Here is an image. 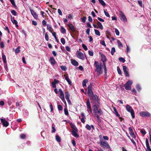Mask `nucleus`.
I'll use <instances>...</instances> for the list:
<instances>
[{
	"instance_id": "f257e3e1",
	"label": "nucleus",
	"mask_w": 151,
	"mask_h": 151,
	"mask_svg": "<svg viewBox=\"0 0 151 151\" xmlns=\"http://www.w3.org/2000/svg\"><path fill=\"white\" fill-rule=\"evenodd\" d=\"M94 65L96 68L94 71L95 72H96L97 76H99L102 73L101 67V66H102V63H101L100 65H99L98 62L96 61L94 62Z\"/></svg>"
},
{
	"instance_id": "f03ea898",
	"label": "nucleus",
	"mask_w": 151,
	"mask_h": 151,
	"mask_svg": "<svg viewBox=\"0 0 151 151\" xmlns=\"http://www.w3.org/2000/svg\"><path fill=\"white\" fill-rule=\"evenodd\" d=\"M91 97L90 99L92 100L91 103H93L94 105H97L98 106L100 105L99 101L98 96L96 94L93 95Z\"/></svg>"
},
{
	"instance_id": "7ed1b4c3",
	"label": "nucleus",
	"mask_w": 151,
	"mask_h": 151,
	"mask_svg": "<svg viewBox=\"0 0 151 151\" xmlns=\"http://www.w3.org/2000/svg\"><path fill=\"white\" fill-rule=\"evenodd\" d=\"M126 110L129 112H130L132 119H134L135 116L134 115V112L133 109L132 108V107L128 104L126 105Z\"/></svg>"
},
{
	"instance_id": "20e7f679",
	"label": "nucleus",
	"mask_w": 151,
	"mask_h": 151,
	"mask_svg": "<svg viewBox=\"0 0 151 151\" xmlns=\"http://www.w3.org/2000/svg\"><path fill=\"white\" fill-rule=\"evenodd\" d=\"M100 144L102 147L104 148H105L106 149L110 148V146L107 141H102L101 139H100Z\"/></svg>"
},
{
	"instance_id": "39448f33",
	"label": "nucleus",
	"mask_w": 151,
	"mask_h": 151,
	"mask_svg": "<svg viewBox=\"0 0 151 151\" xmlns=\"http://www.w3.org/2000/svg\"><path fill=\"white\" fill-rule=\"evenodd\" d=\"M140 116L143 117H150L151 116L150 114L147 111H142L139 112Z\"/></svg>"
},
{
	"instance_id": "423d86ee",
	"label": "nucleus",
	"mask_w": 151,
	"mask_h": 151,
	"mask_svg": "<svg viewBox=\"0 0 151 151\" xmlns=\"http://www.w3.org/2000/svg\"><path fill=\"white\" fill-rule=\"evenodd\" d=\"M119 13L120 19L122 21L126 22L127 21V19L126 16L122 11H120Z\"/></svg>"
},
{
	"instance_id": "0eeeda50",
	"label": "nucleus",
	"mask_w": 151,
	"mask_h": 151,
	"mask_svg": "<svg viewBox=\"0 0 151 151\" xmlns=\"http://www.w3.org/2000/svg\"><path fill=\"white\" fill-rule=\"evenodd\" d=\"M92 84L91 83L89 85L87 88L88 90V95L89 97H91L92 96L93 94V91L92 89Z\"/></svg>"
},
{
	"instance_id": "6e6552de",
	"label": "nucleus",
	"mask_w": 151,
	"mask_h": 151,
	"mask_svg": "<svg viewBox=\"0 0 151 151\" xmlns=\"http://www.w3.org/2000/svg\"><path fill=\"white\" fill-rule=\"evenodd\" d=\"M86 106L87 108V111L88 113L90 114L92 113V111L91 110V105L90 104V101L89 99H88L87 101L86 102Z\"/></svg>"
},
{
	"instance_id": "1a4fd4ad",
	"label": "nucleus",
	"mask_w": 151,
	"mask_h": 151,
	"mask_svg": "<svg viewBox=\"0 0 151 151\" xmlns=\"http://www.w3.org/2000/svg\"><path fill=\"white\" fill-rule=\"evenodd\" d=\"M77 56L78 58L83 60L85 58L83 53L81 51H77L76 52Z\"/></svg>"
},
{
	"instance_id": "9d476101",
	"label": "nucleus",
	"mask_w": 151,
	"mask_h": 151,
	"mask_svg": "<svg viewBox=\"0 0 151 151\" xmlns=\"http://www.w3.org/2000/svg\"><path fill=\"white\" fill-rule=\"evenodd\" d=\"M123 71L126 76L128 77L129 76V73L128 72V69L127 68L125 65L123 66Z\"/></svg>"
},
{
	"instance_id": "9b49d317",
	"label": "nucleus",
	"mask_w": 151,
	"mask_h": 151,
	"mask_svg": "<svg viewBox=\"0 0 151 151\" xmlns=\"http://www.w3.org/2000/svg\"><path fill=\"white\" fill-rule=\"evenodd\" d=\"M129 131L131 136L133 138L135 139L136 138V136L134 133L132 127H129Z\"/></svg>"
},
{
	"instance_id": "f8f14e48",
	"label": "nucleus",
	"mask_w": 151,
	"mask_h": 151,
	"mask_svg": "<svg viewBox=\"0 0 151 151\" xmlns=\"http://www.w3.org/2000/svg\"><path fill=\"white\" fill-rule=\"evenodd\" d=\"M59 92L60 93L59 97L63 101H65L64 96L63 92L61 89H59Z\"/></svg>"
},
{
	"instance_id": "ddd939ff",
	"label": "nucleus",
	"mask_w": 151,
	"mask_h": 151,
	"mask_svg": "<svg viewBox=\"0 0 151 151\" xmlns=\"http://www.w3.org/2000/svg\"><path fill=\"white\" fill-rule=\"evenodd\" d=\"M1 122L3 124V125L5 127H7L9 125V122L5 119H1Z\"/></svg>"
},
{
	"instance_id": "4468645a",
	"label": "nucleus",
	"mask_w": 151,
	"mask_h": 151,
	"mask_svg": "<svg viewBox=\"0 0 151 151\" xmlns=\"http://www.w3.org/2000/svg\"><path fill=\"white\" fill-rule=\"evenodd\" d=\"M71 133L72 135L74 137L77 138L79 137V135L77 133L78 132V129L76 130H73L71 131Z\"/></svg>"
},
{
	"instance_id": "2eb2a0df",
	"label": "nucleus",
	"mask_w": 151,
	"mask_h": 151,
	"mask_svg": "<svg viewBox=\"0 0 151 151\" xmlns=\"http://www.w3.org/2000/svg\"><path fill=\"white\" fill-rule=\"evenodd\" d=\"M30 12L31 14L33 16V17L36 19H37L38 18V16L37 13L35 12V11L32 9H30Z\"/></svg>"
},
{
	"instance_id": "dca6fc26",
	"label": "nucleus",
	"mask_w": 151,
	"mask_h": 151,
	"mask_svg": "<svg viewBox=\"0 0 151 151\" xmlns=\"http://www.w3.org/2000/svg\"><path fill=\"white\" fill-rule=\"evenodd\" d=\"M145 142L147 148V150L146 151H151V149L149 146L148 140L147 138L145 139Z\"/></svg>"
},
{
	"instance_id": "f3484780",
	"label": "nucleus",
	"mask_w": 151,
	"mask_h": 151,
	"mask_svg": "<svg viewBox=\"0 0 151 151\" xmlns=\"http://www.w3.org/2000/svg\"><path fill=\"white\" fill-rule=\"evenodd\" d=\"M65 80L67 81L68 84L70 85H72V82L68 78V74H66L64 75Z\"/></svg>"
},
{
	"instance_id": "a211bd4d",
	"label": "nucleus",
	"mask_w": 151,
	"mask_h": 151,
	"mask_svg": "<svg viewBox=\"0 0 151 151\" xmlns=\"http://www.w3.org/2000/svg\"><path fill=\"white\" fill-rule=\"evenodd\" d=\"M49 61L51 63V64L53 65H54L55 64V60L54 58L53 57H51L49 59Z\"/></svg>"
},
{
	"instance_id": "6ab92c4d",
	"label": "nucleus",
	"mask_w": 151,
	"mask_h": 151,
	"mask_svg": "<svg viewBox=\"0 0 151 151\" xmlns=\"http://www.w3.org/2000/svg\"><path fill=\"white\" fill-rule=\"evenodd\" d=\"M47 29L50 32H54L53 29L52 27V26L49 24H47Z\"/></svg>"
},
{
	"instance_id": "aec40b11",
	"label": "nucleus",
	"mask_w": 151,
	"mask_h": 151,
	"mask_svg": "<svg viewBox=\"0 0 151 151\" xmlns=\"http://www.w3.org/2000/svg\"><path fill=\"white\" fill-rule=\"evenodd\" d=\"M59 82V81L54 79V81L52 83V85L53 88H55L56 87V84Z\"/></svg>"
},
{
	"instance_id": "412c9836",
	"label": "nucleus",
	"mask_w": 151,
	"mask_h": 151,
	"mask_svg": "<svg viewBox=\"0 0 151 151\" xmlns=\"http://www.w3.org/2000/svg\"><path fill=\"white\" fill-rule=\"evenodd\" d=\"M71 63L73 65L76 66H77L78 65V63L75 60L73 59H71Z\"/></svg>"
},
{
	"instance_id": "4be33fe9",
	"label": "nucleus",
	"mask_w": 151,
	"mask_h": 151,
	"mask_svg": "<svg viewBox=\"0 0 151 151\" xmlns=\"http://www.w3.org/2000/svg\"><path fill=\"white\" fill-rule=\"evenodd\" d=\"M68 27L73 32H74L76 31V29L74 26L72 24H68Z\"/></svg>"
},
{
	"instance_id": "5701e85b",
	"label": "nucleus",
	"mask_w": 151,
	"mask_h": 151,
	"mask_svg": "<svg viewBox=\"0 0 151 151\" xmlns=\"http://www.w3.org/2000/svg\"><path fill=\"white\" fill-rule=\"evenodd\" d=\"M96 24L97 25L98 29L99 28L101 30H103V27L101 22H99V21L97 20Z\"/></svg>"
},
{
	"instance_id": "b1692460",
	"label": "nucleus",
	"mask_w": 151,
	"mask_h": 151,
	"mask_svg": "<svg viewBox=\"0 0 151 151\" xmlns=\"http://www.w3.org/2000/svg\"><path fill=\"white\" fill-rule=\"evenodd\" d=\"M99 106L97 105H94L93 106L92 108L93 112H94L96 113V111H97L99 109L98 108Z\"/></svg>"
},
{
	"instance_id": "393cba45",
	"label": "nucleus",
	"mask_w": 151,
	"mask_h": 151,
	"mask_svg": "<svg viewBox=\"0 0 151 151\" xmlns=\"http://www.w3.org/2000/svg\"><path fill=\"white\" fill-rule=\"evenodd\" d=\"M101 60L103 62V64L105 63V62L106 60V56L104 55L103 54H102L101 55Z\"/></svg>"
},
{
	"instance_id": "a878e982",
	"label": "nucleus",
	"mask_w": 151,
	"mask_h": 151,
	"mask_svg": "<svg viewBox=\"0 0 151 151\" xmlns=\"http://www.w3.org/2000/svg\"><path fill=\"white\" fill-rule=\"evenodd\" d=\"M93 114L94 116H95V114H98L99 115H102V111L101 109H99L97 111H96V113L95 112H93Z\"/></svg>"
},
{
	"instance_id": "bb28decb",
	"label": "nucleus",
	"mask_w": 151,
	"mask_h": 151,
	"mask_svg": "<svg viewBox=\"0 0 151 151\" xmlns=\"http://www.w3.org/2000/svg\"><path fill=\"white\" fill-rule=\"evenodd\" d=\"M2 59L4 63H6V56L4 53H2Z\"/></svg>"
},
{
	"instance_id": "cd10ccee",
	"label": "nucleus",
	"mask_w": 151,
	"mask_h": 151,
	"mask_svg": "<svg viewBox=\"0 0 151 151\" xmlns=\"http://www.w3.org/2000/svg\"><path fill=\"white\" fill-rule=\"evenodd\" d=\"M113 110L114 111V113L116 116L119 117L120 116V115L119 114L118 112L116 110V108L114 107L113 108Z\"/></svg>"
},
{
	"instance_id": "c85d7f7f",
	"label": "nucleus",
	"mask_w": 151,
	"mask_h": 151,
	"mask_svg": "<svg viewBox=\"0 0 151 151\" xmlns=\"http://www.w3.org/2000/svg\"><path fill=\"white\" fill-rule=\"evenodd\" d=\"M88 80L86 79H84L83 80V82H82V85L84 87H86V83L88 82Z\"/></svg>"
},
{
	"instance_id": "c756f323",
	"label": "nucleus",
	"mask_w": 151,
	"mask_h": 151,
	"mask_svg": "<svg viewBox=\"0 0 151 151\" xmlns=\"http://www.w3.org/2000/svg\"><path fill=\"white\" fill-rule=\"evenodd\" d=\"M124 86L125 87V89L126 90H130L131 89V87L129 86L126 85V84H125L124 85Z\"/></svg>"
},
{
	"instance_id": "7c9ffc66",
	"label": "nucleus",
	"mask_w": 151,
	"mask_h": 151,
	"mask_svg": "<svg viewBox=\"0 0 151 151\" xmlns=\"http://www.w3.org/2000/svg\"><path fill=\"white\" fill-rule=\"evenodd\" d=\"M70 127L73 130H78V129L77 128L76 126L73 124H70Z\"/></svg>"
},
{
	"instance_id": "2f4dec72",
	"label": "nucleus",
	"mask_w": 151,
	"mask_h": 151,
	"mask_svg": "<svg viewBox=\"0 0 151 151\" xmlns=\"http://www.w3.org/2000/svg\"><path fill=\"white\" fill-rule=\"evenodd\" d=\"M65 95L66 99L69 98L70 95L68 91H66L65 92Z\"/></svg>"
},
{
	"instance_id": "473e14b6",
	"label": "nucleus",
	"mask_w": 151,
	"mask_h": 151,
	"mask_svg": "<svg viewBox=\"0 0 151 151\" xmlns=\"http://www.w3.org/2000/svg\"><path fill=\"white\" fill-rule=\"evenodd\" d=\"M115 52H116V50H115V48L114 47H112L111 48V55H113L114 54V53Z\"/></svg>"
},
{
	"instance_id": "72a5a7b5",
	"label": "nucleus",
	"mask_w": 151,
	"mask_h": 151,
	"mask_svg": "<svg viewBox=\"0 0 151 151\" xmlns=\"http://www.w3.org/2000/svg\"><path fill=\"white\" fill-rule=\"evenodd\" d=\"M60 31L63 34L65 33L66 32V30L62 26L61 27Z\"/></svg>"
},
{
	"instance_id": "f704fd0d",
	"label": "nucleus",
	"mask_w": 151,
	"mask_h": 151,
	"mask_svg": "<svg viewBox=\"0 0 151 151\" xmlns=\"http://www.w3.org/2000/svg\"><path fill=\"white\" fill-rule=\"evenodd\" d=\"M94 30L95 31V34L96 35L99 36H100V32L98 30L94 29Z\"/></svg>"
},
{
	"instance_id": "c9c22d12",
	"label": "nucleus",
	"mask_w": 151,
	"mask_h": 151,
	"mask_svg": "<svg viewBox=\"0 0 151 151\" xmlns=\"http://www.w3.org/2000/svg\"><path fill=\"white\" fill-rule=\"evenodd\" d=\"M99 2L101 4V5L103 6H105L106 5V4L103 0H98Z\"/></svg>"
},
{
	"instance_id": "e433bc0d",
	"label": "nucleus",
	"mask_w": 151,
	"mask_h": 151,
	"mask_svg": "<svg viewBox=\"0 0 151 151\" xmlns=\"http://www.w3.org/2000/svg\"><path fill=\"white\" fill-rule=\"evenodd\" d=\"M55 138L56 140L58 142H60L61 141V138L60 137L57 135L55 136Z\"/></svg>"
},
{
	"instance_id": "4c0bfd02",
	"label": "nucleus",
	"mask_w": 151,
	"mask_h": 151,
	"mask_svg": "<svg viewBox=\"0 0 151 151\" xmlns=\"http://www.w3.org/2000/svg\"><path fill=\"white\" fill-rule=\"evenodd\" d=\"M104 73H105V75L106 76L107 75V69L106 68V65H105V63H104Z\"/></svg>"
},
{
	"instance_id": "58836bf2",
	"label": "nucleus",
	"mask_w": 151,
	"mask_h": 151,
	"mask_svg": "<svg viewBox=\"0 0 151 151\" xmlns=\"http://www.w3.org/2000/svg\"><path fill=\"white\" fill-rule=\"evenodd\" d=\"M21 138L22 139H24L26 138V136L24 134H21L20 135Z\"/></svg>"
},
{
	"instance_id": "ea45409f",
	"label": "nucleus",
	"mask_w": 151,
	"mask_h": 151,
	"mask_svg": "<svg viewBox=\"0 0 151 151\" xmlns=\"http://www.w3.org/2000/svg\"><path fill=\"white\" fill-rule=\"evenodd\" d=\"M132 83V81L131 80H129L127 83L125 84L126 85H128L129 86H131Z\"/></svg>"
},
{
	"instance_id": "a19ab883",
	"label": "nucleus",
	"mask_w": 151,
	"mask_h": 151,
	"mask_svg": "<svg viewBox=\"0 0 151 151\" xmlns=\"http://www.w3.org/2000/svg\"><path fill=\"white\" fill-rule=\"evenodd\" d=\"M9 0L11 2V4H12L13 5V6L14 7H17L14 0Z\"/></svg>"
},
{
	"instance_id": "79ce46f5",
	"label": "nucleus",
	"mask_w": 151,
	"mask_h": 151,
	"mask_svg": "<svg viewBox=\"0 0 151 151\" xmlns=\"http://www.w3.org/2000/svg\"><path fill=\"white\" fill-rule=\"evenodd\" d=\"M94 116L97 118L98 122H101V119L98 114H96Z\"/></svg>"
},
{
	"instance_id": "37998d69",
	"label": "nucleus",
	"mask_w": 151,
	"mask_h": 151,
	"mask_svg": "<svg viewBox=\"0 0 151 151\" xmlns=\"http://www.w3.org/2000/svg\"><path fill=\"white\" fill-rule=\"evenodd\" d=\"M20 48V47H18L15 50V52L16 53H18L20 52L19 49Z\"/></svg>"
},
{
	"instance_id": "c03bdc74",
	"label": "nucleus",
	"mask_w": 151,
	"mask_h": 151,
	"mask_svg": "<svg viewBox=\"0 0 151 151\" xmlns=\"http://www.w3.org/2000/svg\"><path fill=\"white\" fill-rule=\"evenodd\" d=\"M11 13L13 15L15 16H16L17 14V12L15 11V10H12L11 11Z\"/></svg>"
},
{
	"instance_id": "a18cd8bd",
	"label": "nucleus",
	"mask_w": 151,
	"mask_h": 151,
	"mask_svg": "<svg viewBox=\"0 0 151 151\" xmlns=\"http://www.w3.org/2000/svg\"><path fill=\"white\" fill-rule=\"evenodd\" d=\"M119 60L120 62H122L123 63H124L125 61L124 59L122 57L119 58Z\"/></svg>"
},
{
	"instance_id": "49530a36",
	"label": "nucleus",
	"mask_w": 151,
	"mask_h": 151,
	"mask_svg": "<svg viewBox=\"0 0 151 151\" xmlns=\"http://www.w3.org/2000/svg\"><path fill=\"white\" fill-rule=\"evenodd\" d=\"M117 70L119 74V75H122V73L121 71L120 70V68L119 66L117 67Z\"/></svg>"
},
{
	"instance_id": "de8ad7c7",
	"label": "nucleus",
	"mask_w": 151,
	"mask_h": 151,
	"mask_svg": "<svg viewBox=\"0 0 151 151\" xmlns=\"http://www.w3.org/2000/svg\"><path fill=\"white\" fill-rule=\"evenodd\" d=\"M65 114L66 115H68V113L67 108H65L64 109Z\"/></svg>"
},
{
	"instance_id": "09e8293b",
	"label": "nucleus",
	"mask_w": 151,
	"mask_h": 151,
	"mask_svg": "<svg viewBox=\"0 0 151 151\" xmlns=\"http://www.w3.org/2000/svg\"><path fill=\"white\" fill-rule=\"evenodd\" d=\"M61 42L64 45L65 43V40L63 38H62L60 39Z\"/></svg>"
},
{
	"instance_id": "8fccbe9b",
	"label": "nucleus",
	"mask_w": 151,
	"mask_h": 151,
	"mask_svg": "<svg viewBox=\"0 0 151 151\" xmlns=\"http://www.w3.org/2000/svg\"><path fill=\"white\" fill-rule=\"evenodd\" d=\"M58 109L59 111H62L63 110V107L60 105H58Z\"/></svg>"
},
{
	"instance_id": "3c124183",
	"label": "nucleus",
	"mask_w": 151,
	"mask_h": 151,
	"mask_svg": "<svg viewBox=\"0 0 151 151\" xmlns=\"http://www.w3.org/2000/svg\"><path fill=\"white\" fill-rule=\"evenodd\" d=\"M140 132L143 134V135H145L146 133L145 130L144 129H142L141 130Z\"/></svg>"
},
{
	"instance_id": "603ef678",
	"label": "nucleus",
	"mask_w": 151,
	"mask_h": 151,
	"mask_svg": "<svg viewBox=\"0 0 151 151\" xmlns=\"http://www.w3.org/2000/svg\"><path fill=\"white\" fill-rule=\"evenodd\" d=\"M45 38L47 41L49 40V36L47 33H46L45 34Z\"/></svg>"
},
{
	"instance_id": "864d4df0",
	"label": "nucleus",
	"mask_w": 151,
	"mask_h": 151,
	"mask_svg": "<svg viewBox=\"0 0 151 151\" xmlns=\"http://www.w3.org/2000/svg\"><path fill=\"white\" fill-rule=\"evenodd\" d=\"M60 68L61 69L63 70H65V71L67 69V68H66V67L65 66H63V65L60 66Z\"/></svg>"
},
{
	"instance_id": "5fc2aeb1",
	"label": "nucleus",
	"mask_w": 151,
	"mask_h": 151,
	"mask_svg": "<svg viewBox=\"0 0 151 151\" xmlns=\"http://www.w3.org/2000/svg\"><path fill=\"white\" fill-rule=\"evenodd\" d=\"M86 128L88 130H91V127L88 124L86 125Z\"/></svg>"
},
{
	"instance_id": "6e6d98bb",
	"label": "nucleus",
	"mask_w": 151,
	"mask_h": 151,
	"mask_svg": "<svg viewBox=\"0 0 151 151\" xmlns=\"http://www.w3.org/2000/svg\"><path fill=\"white\" fill-rule=\"evenodd\" d=\"M117 42V43L119 47H122V45L119 40H118Z\"/></svg>"
},
{
	"instance_id": "4d7b16f0",
	"label": "nucleus",
	"mask_w": 151,
	"mask_h": 151,
	"mask_svg": "<svg viewBox=\"0 0 151 151\" xmlns=\"http://www.w3.org/2000/svg\"><path fill=\"white\" fill-rule=\"evenodd\" d=\"M86 17L84 16L83 18H81V19L82 22L84 23L86 22Z\"/></svg>"
},
{
	"instance_id": "13d9d810",
	"label": "nucleus",
	"mask_w": 151,
	"mask_h": 151,
	"mask_svg": "<svg viewBox=\"0 0 151 151\" xmlns=\"http://www.w3.org/2000/svg\"><path fill=\"white\" fill-rule=\"evenodd\" d=\"M136 88L138 91H139L141 90V88L139 85H137L136 86Z\"/></svg>"
},
{
	"instance_id": "bf43d9fd",
	"label": "nucleus",
	"mask_w": 151,
	"mask_h": 151,
	"mask_svg": "<svg viewBox=\"0 0 151 151\" xmlns=\"http://www.w3.org/2000/svg\"><path fill=\"white\" fill-rule=\"evenodd\" d=\"M88 54L90 56H93V51L89 50L88 51Z\"/></svg>"
},
{
	"instance_id": "052dcab7",
	"label": "nucleus",
	"mask_w": 151,
	"mask_h": 151,
	"mask_svg": "<svg viewBox=\"0 0 151 151\" xmlns=\"http://www.w3.org/2000/svg\"><path fill=\"white\" fill-rule=\"evenodd\" d=\"M82 47H83V48L84 49V50H87L88 48L84 44H82Z\"/></svg>"
},
{
	"instance_id": "680f3d73",
	"label": "nucleus",
	"mask_w": 151,
	"mask_h": 151,
	"mask_svg": "<svg viewBox=\"0 0 151 151\" xmlns=\"http://www.w3.org/2000/svg\"><path fill=\"white\" fill-rule=\"evenodd\" d=\"M138 3L140 5V6L142 7V1L139 0L138 1Z\"/></svg>"
},
{
	"instance_id": "e2e57ef3",
	"label": "nucleus",
	"mask_w": 151,
	"mask_h": 151,
	"mask_svg": "<svg viewBox=\"0 0 151 151\" xmlns=\"http://www.w3.org/2000/svg\"><path fill=\"white\" fill-rule=\"evenodd\" d=\"M115 32L116 34L117 35H119V32L118 29H115Z\"/></svg>"
},
{
	"instance_id": "0e129e2a",
	"label": "nucleus",
	"mask_w": 151,
	"mask_h": 151,
	"mask_svg": "<svg viewBox=\"0 0 151 151\" xmlns=\"http://www.w3.org/2000/svg\"><path fill=\"white\" fill-rule=\"evenodd\" d=\"M104 13L105 14V15L107 17H110V15L107 12H106L105 11H104Z\"/></svg>"
},
{
	"instance_id": "69168bd1",
	"label": "nucleus",
	"mask_w": 151,
	"mask_h": 151,
	"mask_svg": "<svg viewBox=\"0 0 151 151\" xmlns=\"http://www.w3.org/2000/svg\"><path fill=\"white\" fill-rule=\"evenodd\" d=\"M65 49L68 52H70V48L68 46L65 47Z\"/></svg>"
},
{
	"instance_id": "338daca9",
	"label": "nucleus",
	"mask_w": 151,
	"mask_h": 151,
	"mask_svg": "<svg viewBox=\"0 0 151 151\" xmlns=\"http://www.w3.org/2000/svg\"><path fill=\"white\" fill-rule=\"evenodd\" d=\"M100 44L105 47L106 46V45L104 41H102L100 42Z\"/></svg>"
},
{
	"instance_id": "774afa93",
	"label": "nucleus",
	"mask_w": 151,
	"mask_h": 151,
	"mask_svg": "<svg viewBox=\"0 0 151 151\" xmlns=\"http://www.w3.org/2000/svg\"><path fill=\"white\" fill-rule=\"evenodd\" d=\"M90 29L88 28L86 31V34L88 35H89L90 34Z\"/></svg>"
}]
</instances>
